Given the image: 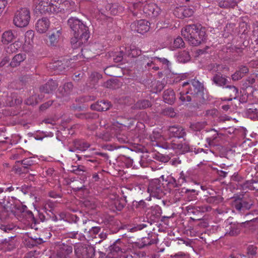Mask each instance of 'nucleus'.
I'll use <instances>...</instances> for the list:
<instances>
[{
	"label": "nucleus",
	"instance_id": "nucleus-1",
	"mask_svg": "<svg viewBox=\"0 0 258 258\" xmlns=\"http://www.w3.org/2000/svg\"><path fill=\"white\" fill-rule=\"evenodd\" d=\"M68 25L74 33V37L71 40L74 49L87 43L89 38V29L82 21L76 17H71L68 20Z\"/></svg>",
	"mask_w": 258,
	"mask_h": 258
},
{
	"label": "nucleus",
	"instance_id": "nucleus-2",
	"mask_svg": "<svg viewBox=\"0 0 258 258\" xmlns=\"http://www.w3.org/2000/svg\"><path fill=\"white\" fill-rule=\"evenodd\" d=\"M181 34L189 43L198 46L206 39V32L200 26L190 25L186 26L181 31Z\"/></svg>",
	"mask_w": 258,
	"mask_h": 258
},
{
	"label": "nucleus",
	"instance_id": "nucleus-3",
	"mask_svg": "<svg viewBox=\"0 0 258 258\" xmlns=\"http://www.w3.org/2000/svg\"><path fill=\"white\" fill-rule=\"evenodd\" d=\"M59 0H37L36 9L42 14H57L60 8L58 7Z\"/></svg>",
	"mask_w": 258,
	"mask_h": 258
},
{
	"label": "nucleus",
	"instance_id": "nucleus-4",
	"mask_svg": "<svg viewBox=\"0 0 258 258\" xmlns=\"http://www.w3.org/2000/svg\"><path fill=\"white\" fill-rule=\"evenodd\" d=\"M59 0H37L36 9L42 14H57L60 8L58 7Z\"/></svg>",
	"mask_w": 258,
	"mask_h": 258
},
{
	"label": "nucleus",
	"instance_id": "nucleus-5",
	"mask_svg": "<svg viewBox=\"0 0 258 258\" xmlns=\"http://www.w3.org/2000/svg\"><path fill=\"white\" fill-rule=\"evenodd\" d=\"M30 18V10L27 8H21L15 12L13 22L17 27L23 28L28 26Z\"/></svg>",
	"mask_w": 258,
	"mask_h": 258
},
{
	"label": "nucleus",
	"instance_id": "nucleus-6",
	"mask_svg": "<svg viewBox=\"0 0 258 258\" xmlns=\"http://www.w3.org/2000/svg\"><path fill=\"white\" fill-rule=\"evenodd\" d=\"M20 214L18 216V219L26 226L39 224L38 220L34 217L31 211L27 210L26 206L23 205L20 209Z\"/></svg>",
	"mask_w": 258,
	"mask_h": 258
},
{
	"label": "nucleus",
	"instance_id": "nucleus-7",
	"mask_svg": "<svg viewBox=\"0 0 258 258\" xmlns=\"http://www.w3.org/2000/svg\"><path fill=\"white\" fill-rule=\"evenodd\" d=\"M163 184L158 179L151 180L148 187V191L154 197L160 198L163 193Z\"/></svg>",
	"mask_w": 258,
	"mask_h": 258
},
{
	"label": "nucleus",
	"instance_id": "nucleus-8",
	"mask_svg": "<svg viewBox=\"0 0 258 258\" xmlns=\"http://www.w3.org/2000/svg\"><path fill=\"white\" fill-rule=\"evenodd\" d=\"M188 85H189V87L187 90V93H189L192 96L198 94L203 91V85L198 80H193L190 81V83L188 82H184L182 84V87H185Z\"/></svg>",
	"mask_w": 258,
	"mask_h": 258
},
{
	"label": "nucleus",
	"instance_id": "nucleus-9",
	"mask_svg": "<svg viewBox=\"0 0 258 258\" xmlns=\"http://www.w3.org/2000/svg\"><path fill=\"white\" fill-rule=\"evenodd\" d=\"M75 250L79 258H92L94 255V249L92 247L79 246Z\"/></svg>",
	"mask_w": 258,
	"mask_h": 258
},
{
	"label": "nucleus",
	"instance_id": "nucleus-10",
	"mask_svg": "<svg viewBox=\"0 0 258 258\" xmlns=\"http://www.w3.org/2000/svg\"><path fill=\"white\" fill-rule=\"evenodd\" d=\"M168 133L170 136L179 139L183 138L186 135L184 128L178 125L169 126Z\"/></svg>",
	"mask_w": 258,
	"mask_h": 258
},
{
	"label": "nucleus",
	"instance_id": "nucleus-11",
	"mask_svg": "<svg viewBox=\"0 0 258 258\" xmlns=\"http://www.w3.org/2000/svg\"><path fill=\"white\" fill-rule=\"evenodd\" d=\"M143 11L145 14L151 17H156L161 13V9L154 3L145 5Z\"/></svg>",
	"mask_w": 258,
	"mask_h": 258
},
{
	"label": "nucleus",
	"instance_id": "nucleus-12",
	"mask_svg": "<svg viewBox=\"0 0 258 258\" xmlns=\"http://www.w3.org/2000/svg\"><path fill=\"white\" fill-rule=\"evenodd\" d=\"M60 3L58 2V7L60 8L59 12L62 10L67 11L69 12H72L77 11L78 7L76 5L75 3L73 1L68 0H64L61 1L59 0Z\"/></svg>",
	"mask_w": 258,
	"mask_h": 258
},
{
	"label": "nucleus",
	"instance_id": "nucleus-13",
	"mask_svg": "<svg viewBox=\"0 0 258 258\" xmlns=\"http://www.w3.org/2000/svg\"><path fill=\"white\" fill-rule=\"evenodd\" d=\"M49 27L50 21L45 17L39 19L35 24L36 30L39 33H45L48 30Z\"/></svg>",
	"mask_w": 258,
	"mask_h": 258
},
{
	"label": "nucleus",
	"instance_id": "nucleus-14",
	"mask_svg": "<svg viewBox=\"0 0 258 258\" xmlns=\"http://www.w3.org/2000/svg\"><path fill=\"white\" fill-rule=\"evenodd\" d=\"M252 204L243 200H235L232 202V206L238 212L243 213L250 208Z\"/></svg>",
	"mask_w": 258,
	"mask_h": 258
},
{
	"label": "nucleus",
	"instance_id": "nucleus-15",
	"mask_svg": "<svg viewBox=\"0 0 258 258\" xmlns=\"http://www.w3.org/2000/svg\"><path fill=\"white\" fill-rule=\"evenodd\" d=\"M150 23L145 20H140L132 24L133 27L135 26V30L139 33L144 34L149 31Z\"/></svg>",
	"mask_w": 258,
	"mask_h": 258
},
{
	"label": "nucleus",
	"instance_id": "nucleus-16",
	"mask_svg": "<svg viewBox=\"0 0 258 258\" xmlns=\"http://www.w3.org/2000/svg\"><path fill=\"white\" fill-rule=\"evenodd\" d=\"M68 61L63 59L57 60L49 64V68L53 70L56 73H59L64 70L68 66L67 65Z\"/></svg>",
	"mask_w": 258,
	"mask_h": 258
},
{
	"label": "nucleus",
	"instance_id": "nucleus-17",
	"mask_svg": "<svg viewBox=\"0 0 258 258\" xmlns=\"http://www.w3.org/2000/svg\"><path fill=\"white\" fill-rule=\"evenodd\" d=\"M161 209L160 207H157L154 208V209L152 211V213L151 215H148L147 217V219L148 220V222L150 225L155 224V225H157V223L158 222L160 219V216L161 215Z\"/></svg>",
	"mask_w": 258,
	"mask_h": 258
},
{
	"label": "nucleus",
	"instance_id": "nucleus-18",
	"mask_svg": "<svg viewBox=\"0 0 258 258\" xmlns=\"http://www.w3.org/2000/svg\"><path fill=\"white\" fill-rule=\"evenodd\" d=\"M57 86L58 84L55 81L50 80L40 88V91L41 93L49 94L54 91Z\"/></svg>",
	"mask_w": 258,
	"mask_h": 258
},
{
	"label": "nucleus",
	"instance_id": "nucleus-19",
	"mask_svg": "<svg viewBox=\"0 0 258 258\" xmlns=\"http://www.w3.org/2000/svg\"><path fill=\"white\" fill-rule=\"evenodd\" d=\"M110 106V104L109 102L102 100L92 104L91 108L93 110L99 111H104L109 109Z\"/></svg>",
	"mask_w": 258,
	"mask_h": 258
},
{
	"label": "nucleus",
	"instance_id": "nucleus-20",
	"mask_svg": "<svg viewBox=\"0 0 258 258\" xmlns=\"http://www.w3.org/2000/svg\"><path fill=\"white\" fill-rule=\"evenodd\" d=\"M61 29L53 31L49 36V44L51 46H56L61 38Z\"/></svg>",
	"mask_w": 258,
	"mask_h": 258
},
{
	"label": "nucleus",
	"instance_id": "nucleus-21",
	"mask_svg": "<svg viewBox=\"0 0 258 258\" xmlns=\"http://www.w3.org/2000/svg\"><path fill=\"white\" fill-rule=\"evenodd\" d=\"M211 207L209 206L204 205L201 206H198L197 207H195L193 206H188L187 207V210L188 213H192L194 214H196L197 213L199 212H206L210 211L211 210Z\"/></svg>",
	"mask_w": 258,
	"mask_h": 258
},
{
	"label": "nucleus",
	"instance_id": "nucleus-22",
	"mask_svg": "<svg viewBox=\"0 0 258 258\" xmlns=\"http://www.w3.org/2000/svg\"><path fill=\"white\" fill-rule=\"evenodd\" d=\"M73 85L71 82L66 83L63 87L59 89V93L62 96H69L72 94Z\"/></svg>",
	"mask_w": 258,
	"mask_h": 258
},
{
	"label": "nucleus",
	"instance_id": "nucleus-23",
	"mask_svg": "<svg viewBox=\"0 0 258 258\" xmlns=\"http://www.w3.org/2000/svg\"><path fill=\"white\" fill-rule=\"evenodd\" d=\"M125 50V55L130 57H136L141 54V50L135 46L123 47Z\"/></svg>",
	"mask_w": 258,
	"mask_h": 258
},
{
	"label": "nucleus",
	"instance_id": "nucleus-24",
	"mask_svg": "<svg viewBox=\"0 0 258 258\" xmlns=\"http://www.w3.org/2000/svg\"><path fill=\"white\" fill-rule=\"evenodd\" d=\"M152 106L151 102L147 99H142L138 100L133 106L134 109H144L149 108Z\"/></svg>",
	"mask_w": 258,
	"mask_h": 258
},
{
	"label": "nucleus",
	"instance_id": "nucleus-25",
	"mask_svg": "<svg viewBox=\"0 0 258 258\" xmlns=\"http://www.w3.org/2000/svg\"><path fill=\"white\" fill-rule=\"evenodd\" d=\"M163 99L168 104H172L175 100V93L172 89H167L164 92Z\"/></svg>",
	"mask_w": 258,
	"mask_h": 258
},
{
	"label": "nucleus",
	"instance_id": "nucleus-26",
	"mask_svg": "<svg viewBox=\"0 0 258 258\" xmlns=\"http://www.w3.org/2000/svg\"><path fill=\"white\" fill-rule=\"evenodd\" d=\"M220 231H225V235L235 236L240 232L238 227H219Z\"/></svg>",
	"mask_w": 258,
	"mask_h": 258
},
{
	"label": "nucleus",
	"instance_id": "nucleus-27",
	"mask_svg": "<svg viewBox=\"0 0 258 258\" xmlns=\"http://www.w3.org/2000/svg\"><path fill=\"white\" fill-rule=\"evenodd\" d=\"M74 148L82 152L85 151L90 147V144L84 140H76L74 142Z\"/></svg>",
	"mask_w": 258,
	"mask_h": 258
},
{
	"label": "nucleus",
	"instance_id": "nucleus-28",
	"mask_svg": "<svg viewBox=\"0 0 258 258\" xmlns=\"http://www.w3.org/2000/svg\"><path fill=\"white\" fill-rule=\"evenodd\" d=\"M26 59V55L24 53H19L13 57L10 65L13 67L19 66L21 62Z\"/></svg>",
	"mask_w": 258,
	"mask_h": 258
},
{
	"label": "nucleus",
	"instance_id": "nucleus-29",
	"mask_svg": "<svg viewBox=\"0 0 258 258\" xmlns=\"http://www.w3.org/2000/svg\"><path fill=\"white\" fill-rule=\"evenodd\" d=\"M15 35L12 30L5 31L2 35V41L4 44H8L13 41Z\"/></svg>",
	"mask_w": 258,
	"mask_h": 258
},
{
	"label": "nucleus",
	"instance_id": "nucleus-30",
	"mask_svg": "<svg viewBox=\"0 0 258 258\" xmlns=\"http://www.w3.org/2000/svg\"><path fill=\"white\" fill-rule=\"evenodd\" d=\"M213 82L219 86H223L226 85L227 80L223 77L221 73L215 74L212 79Z\"/></svg>",
	"mask_w": 258,
	"mask_h": 258
},
{
	"label": "nucleus",
	"instance_id": "nucleus-31",
	"mask_svg": "<svg viewBox=\"0 0 258 258\" xmlns=\"http://www.w3.org/2000/svg\"><path fill=\"white\" fill-rule=\"evenodd\" d=\"M72 250L71 246H64L57 253L56 258H68L69 254L72 252Z\"/></svg>",
	"mask_w": 258,
	"mask_h": 258
},
{
	"label": "nucleus",
	"instance_id": "nucleus-32",
	"mask_svg": "<svg viewBox=\"0 0 258 258\" xmlns=\"http://www.w3.org/2000/svg\"><path fill=\"white\" fill-rule=\"evenodd\" d=\"M205 200L208 204L217 205L223 201V198L220 196H211L207 197Z\"/></svg>",
	"mask_w": 258,
	"mask_h": 258
},
{
	"label": "nucleus",
	"instance_id": "nucleus-33",
	"mask_svg": "<svg viewBox=\"0 0 258 258\" xmlns=\"http://www.w3.org/2000/svg\"><path fill=\"white\" fill-rule=\"evenodd\" d=\"M226 88L228 89V93L229 94L230 98L226 99L227 101H231L233 99H235L238 97V90L234 86H227Z\"/></svg>",
	"mask_w": 258,
	"mask_h": 258
},
{
	"label": "nucleus",
	"instance_id": "nucleus-34",
	"mask_svg": "<svg viewBox=\"0 0 258 258\" xmlns=\"http://www.w3.org/2000/svg\"><path fill=\"white\" fill-rule=\"evenodd\" d=\"M207 124L205 121L196 122L191 123L190 128L195 132L200 131L203 129Z\"/></svg>",
	"mask_w": 258,
	"mask_h": 258
},
{
	"label": "nucleus",
	"instance_id": "nucleus-35",
	"mask_svg": "<svg viewBox=\"0 0 258 258\" xmlns=\"http://www.w3.org/2000/svg\"><path fill=\"white\" fill-rule=\"evenodd\" d=\"M247 117L251 119H258V110L253 107L247 108L246 111Z\"/></svg>",
	"mask_w": 258,
	"mask_h": 258
},
{
	"label": "nucleus",
	"instance_id": "nucleus-36",
	"mask_svg": "<svg viewBox=\"0 0 258 258\" xmlns=\"http://www.w3.org/2000/svg\"><path fill=\"white\" fill-rule=\"evenodd\" d=\"M226 68L223 66L217 64H211L208 67V70L212 72V73H221L220 72L222 71V70L225 69Z\"/></svg>",
	"mask_w": 258,
	"mask_h": 258
},
{
	"label": "nucleus",
	"instance_id": "nucleus-37",
	"mask_svg": "<svg viewBox=\"0 0 258 258\" xmlns=\"http://www.w3.org/2000/svg\"><path fill=\"white\" fill-rule=\"evenodd\" d=\"M124 51V49L122 48V49H120L119 52H115L112 56L113 61L115 62L121 61L123 56H126Z\"/></svg>",
	"mask_w": 258,
	"mask_h": 258
},
{
	"label": "nucleus",
	"instance_id": "nucleus-38",
	"mask_svg": "<svg viewBox=\"0 0 258 258\" xmlns=\"http://www.w3.org/2000/svg\"><path fill=\"white\" fill-rule=\"evenodd\" d=\"M189 93H187V90L185 92H180L179 99L182 102V104L186 103L191 101V96H190Z\"/></svg>",
	"mask_w": 258,
	"mask_h": 258
},
{
	"label": "nucleus",
	"instance_id": "nucleus-39",
	"mask_svg": "<svg viewBox=\"0 0 258 258\" xmlns=\"http://www.w3.org/2000/svg\"><path fill=\"white\" fill-rule=\"evenodd\" d=\"M174 148L179 150V153L181 154L187 152L190 150L189 146L186 144H176L174 145Z\"/></svg>",
	"mask_w": 258,
	"mask_h": 258
},
{
	"label": "nucleus",
	"instance_id": "nucleus-40",
	"mask_svg": "<svg viewBox=\"0 0 258 258\" xmlns=\"http://www.w3.org/2000/svg\"><path fill=\"white\" fill-rule=\"evenodd\" d=\"M189 178L187 173H185L183 171H181L179 174V177L178 179V184L181 186L184 183L187 182Z\"/></svg>",
	"mask_w": 258,
	"mask_h": 258
},
{
	"label": "nucleus",
	"instance_id": "nucleus-41",
	"mask_svg": "<svg viewBox=\"0 0 258 258\" xmlns=\"http://www.w3.org/2000/svg\"><path fill=\"white\" fill-rule=\"evenodd\" d=\"M174 215L175 214L173 213L170 215L164 216L160 219V221L162 222L163 224L168 225L173 222Z\"/></svg>",
	"mask_w": 258,
	"mask_h": 258
},
{
	"label": "nucleus",
	"instance_id": "nucleus-42",
	"mask_svg": "<svg viewBox=\"0 0 258 258\" xmlns=\"http://www.w3.org/2000/svg\"><path fill=\"white\" fill-rule=\"evenodd\" d=\"M210 132L213 133V134H212L211 136L208 137L206 140L209 144L212 145L215 144V141L217 138L218 134L217 131H215L214 129L211 130L210 131Z\"/></svg>",
	"mask_w": 258,
	"mask_h": 258
},
{
	"label": "nucleus",
	"instance_id": "nucleus-43",
	"mask_svg": "<svg viewBox=\"0 0 258 258\" xmlns=\"http://www.w3.org/2000/svg\"><path fill=\"white\" fill-rule=\"evenodd\" d=\"M184 43L181 37H177L174 39L172 44V47L174 49L179 48L183 47Z\"/></svg>",
	"mask_w": 258,
	"mask_h": 258
},
{
	"label": "nucleus",
	"instance_id": "nucleus-44",
	"mask_svg": "<svg viewBox=\"0 0 258 258\" xmlns=\"http://www.w3.org/2000/svg\"><path fill=\"white\" fill-rule=\"evenodd\" d=\"M76 174L81 176L82 180L86 179L88 174L87 168L83 165L80 166L79 171H78Z\"/></svg>",
	"mask_w": 258,
	"mask_h": 258
},
{
	"label": "nucleus",
	"instance_id": "nucleus-45",
	"mask_svg": "<svg viewBox=\"0 0 258 258\" xmlns=\"http://www.w3.org/2000/svg\"><path fill=\"white\" fill-rule=\"evenodd\" d=\"M204 115L207 117H215L218 115V111L215 108L207 110L205 111Z\"/></svg>",
	"mask_w": 258,
	"mask_h": 258
},
{
	"label": "nucleus",
	"instance_id": "nucleus-46",
	"mask_svg": "<svg viewBox=\"0 0 258 258\" xmlns=\"http://www.w3.org/2000/svg\"><path fill=\"white\" fill-rule=\"evenodd\" d=\"M157 60L156 57H151V60H149L148 62H147L145 67H148L149 69L152 68L154 70H158L159 67L155 66V61Z\"/></svg>",
	"mask_w": 258,
	"mask_h": 258
},
{
	"label": "nucleus",
	"instance_id": "nucleus-47",
	"mask_svg": "<svg viewBox=\"0 0 258 258\" xmlns=\"http://www.w3.org/2000/svg\"><path fill=\"white\" fill-rule=\"evenodd\" d=\"M184 11L183 10V7H180L176 8L174 11V15L177 18L180 19H183Z\"/></svg>",
	"mask_w": 258,
	"mask_h": 258
},
{
	"label": "nucleus",
	"instance_id": "nucleus-48",
	"mask_svg": "<svg viewBox=\"0 0 258 258\" xmlns=\"http://www.w3.org/2000/svg\"><path fill=\"white\" fill-rule=\"evenodd\" d=\"M236 5V3L235 2L231 1V3H229V2L228 1H225L223 2H220L219 3V6L220 7H232L233 8Z\"/></svg>",
	"mask_w": 258,
	"mask_h": 258
},
{
	"label": "nucleus",
	"instance_id": "nucleus-49",
	"mask_svg": "<svg viewBox=\"0 0 258 258\" xmlns=\"http://www.w3.org/2000/svg\"><path fill=\"white\" fill-rule=\"evenodd\" d=\"M183 10L184 11V18L186 17H189L192 16L194 14V11L190 8L183 7Z\"/></svg>",
	"mask_w": 258,
	"mask_h": 258
},
{
	"label": "nucleus",
	"instance_id": "nucleus-50",
	"mask_svg": "<svg viewBox=\"0 0 258 258\" xmlns=\"http://www.w3.org/2000/svg\"><path fill=\"white\" fill-rule=\"evenodd\" d=\"M33 164V161L30 158L25 159L22 161V167L24 168H28Z\"/></svg>",
	"mask_w": 258,
	"mask_h": 258
},
{
	"label": "nucleus",
	"instance_id": "nucleus-51",
	"mask_svg": "<svg viewBox=\"0 0 258 258\" xmlns=\"http://www.w3.org/2000/svg\"><path fill=\"white\" fill-rule=\"evenodd\" d=\"M16 190L18 192H21L23 194L26 195L29 192V188L27 186L23 185L21 187L16 186Z\"/></svg>",
	"mask_w": 258,
	"mask_h": 258
},
{
	"label": "nucleus",
	"instance_id": "nucleus-52",
	"mask_svg": "<svg viewBox=\"0 0 258 258\" xmlns=\"http://www.w3.org/2000/svg\"><path fill=\"white\" fill-rule=\"evenodd\" d=\"M115 69H116V68L114 66H110V67H107L104 70V73L107 75H108L110 76H115V74L111 72V71Z\"/></svg>",
	"mask_w": 258,
	"mask_h": 258
},
{
	"label": "nucleus",
	"instance_id": "nucleus-53",
	"mask_svg": "<svg viewBox=\"0 0 258 258\" xmlns=\"http://www.w3.org/2000/svg\"><path fill=\"white\" fill-rule=\"evenodd\" d=\"M165 113L171 117H173L176 115V113L172 108H167L165 111Z\"/></svg>",
	"mask_w": 258,
	"mask_h": 258
},
{
	"label": "nucleus",
	"instance_id": "nucleus-54",
	"mask_svg": "<svg viewBox=\"0 0 258 258\" xmlns=\"http://www.w3.org/2000/svg\"><path fill=\"white\" fill-rule=\"evenodd\" d=\"M117 140L122 143H126L128 142V140L126 137L122 135H119L117 136Z\"/></svg>",
	"mask_w": 258,
	"mask_h": 258
},
{
	"label": "nucleus",
	"instance_id": "nucleus-55",
	"mask_svg": "<svg viewBox=\"0 0 258 258\" xmlns=\"http://www.w3.org/2000/svg\"><path fill=\"white\" fill-rule=\"evenodd\" d=\"M53 208V204L52 203H46L44 206V210L46 213L47 211L49 210V212H52Z\"/></svg>",
	"mask_w": 258,
	"mask_h": 258
},
{
	"label": "nucleus",
	"instance_id": "nucleus-56",
	"mask_svg": "<svg viewBox=\"0 0 258 258\" xmlns=\"http://www.w3.org/2000/svg\"><path fill=\"white\" fill-rule=\"evenodd\" d=\"M135 206L136 208H141L143 209H144L147 206L146 203L143 200H141L139 202H137Z\"/></svg>",
	"mask_w": 258,
	"mask_h": 258
},
{
	"label": "nucleus",
	"instance_id": "nucleus-57",
	"mask_svg": "<svg viewBox=\"0 0 258 258\" xmlns=\"http://www.w3.org/2000/svg\"><path fill=\"white\" fill-rule=\"evenodd\" d=\"M243 76V75L237 71L232 76V78L233 80H238L242 78Z\"/></svg>",
	"mask_w": 258,
	"mask_h": 258
},
{
	"label": "nucleus",
	"instance_id": "nucleus-58",
	"mask_svg": "<svg viewBox=\"0 0 258 258\" xmlns=\"http://www.w3.org/2000/svg\"><path fill=\"white\" fill-rule=\"evenodd\" d=\"M52 104V101H48L43 104H42L40 106V109L41 110V111H43L44 110H45L46 109H47L48 107H49L50 106H51Z\"/></svg>",
	"mask_w": 258,
	"mask_h": 258
},
{
	"label": "nucleus",
	"instance_id": "nucleus-59",
	"mask_svg": "<svg viewBox=\"0 0 258 258\" xmlns=\"http://www.w3.org/2000/svg\"><path fill=\"white\" fill-rule=\"evenodd\" d=\"M8 2L6 0H0V15L7 6Z\"/></svg>",
	"mask_w": 258,
	"mask_h": 258
},
{
	"label": "nucleus",
	"instance_id": "nucleus-60",
	"mask_svg": "<svg viewBox=\"0 0 258 258\" xmlns=\"http://www.w3.org/2000/svg\"><path fill=\"white\" fill-rule=\"evenodd\" d=\"M247 252L250 254H254L256 252V247L253 245H250L247 247Z\"/></svg>",
	"mask_w": 258,
	"mask_h": 258
},
{
	"label": "nucleus",
	"instance_id": "nucleus-61",
	"mask_svg": "<svg viewBox=\"0 0 258 258\" xmlns=\"http://www.w3.org/2000/svg\"><path fill=\"white\" fill-rule=\"evenodd\" d=\"M80 166H82V165H79L77 166H72L70 170V171L76 174L78 171H79Z\"/></svg>",
	"mask_w": 258,
	"mask_h": 258
},
{
	"label": "nucleus",
	"instance_id": "nucleus-62",
	"mask_svg": "<svg viewBox=\"0 0 258 258\" xmlns=\"http://www.w3.org/2000/svg\"><path fill=\"white\" fill-rule=\"evenodd\" d=\"M243 76L248 72V69L246 66H241L238 70Z\"/></svg>",
	"mask_w": 258,
	"mask_h": 258
},
{
	"label": "nucleus",
	"instance_id": "nucleus-63",
	"mask_svg": "<svg viewBox=\"0 0 258 258\" xmlns=\"http://www.w3.org/2000/svg\"><path fill=\"white\" fill-rule=\"evenodd\" d=\"M114 204L115 206L116 210L117 211H121L123 207V206L118 201H115Z\"/></svg>",
	"mask_w": 258,
	"mask_h": 258
},
{
	"label": "nucleus",
	"instance_id": "nucleus-64",
	"mask_svg": "<svg viewBox=\"0 0 258 258\" xmlns=\"http://www.w3.org/2000/svg\"><path fill=\"white\" fill-rule=\"evenodd\" d=\"M249 64V66L252 68L258 67V59L251 60Z\"/></svg>",
	"mask_w": 258,
	"mask_h": 258
}]
</instances>
